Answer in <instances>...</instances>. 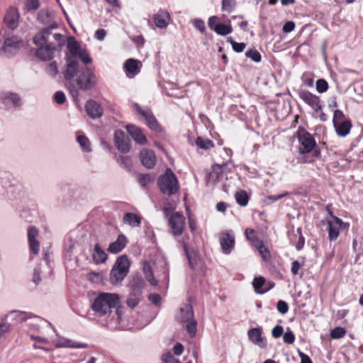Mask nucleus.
Returning a JSON list of instances; mask_svg holds the SVG:
<instances>
[{
  "mask_svg": "<svg viewBox=\"0 0 363 363\" xmlns=\"http://www.w3.org/2000/svg\"><path fill=\"white\" fill-rule=\"evenodd\" d=\"M120 304V296L116 294L100 293L94 300L91 308L94 313L100 317L109 315L112 308Z\"/></svg>",
  "mask_w": 363,
  "mask_h": 363,
  "instance_id": "1",
  "label": "nucleus"
},
{
  "mask_svg": "<svg viewBox=\"0 0 363 363\" xmlns=\"http://www.w3.org/2000/svg\"><path fill=\"white\" fill-rule=\"evenodd\" d=\"M297 138L300 144L298 151L301 155H306L312 152L311 159L304 158L303 162H313V161L320 159L321 152L320 148L317 146L316 142L313 135L305 130H301L297 133Z\"/></svg>",
  "mask_w": 363,
  "mask_h": 363,
  "instance_id": "2",
  "label": "nucleus"
},
{
  "mask_svg": "<svg viewBox=\"0 0 363 363\" xmlns=\"http://www.w3.org/2000/svg\"><path fill=\"white\" fill-rule=\"evenodd\" d=\"M157 184L161 192L169 196L176 194L179 190L178 179L170 168L159 177Z\"/></svg>",
  "mask_w": 363,
  "mask_h": 363,
  "instance_id": "3",
  "label": "nucleus"
},
{
  "mask_svg": "<svg viewBox=\"0 0 363 363\" xmlns=\"http://www.w3.org/2000/svg\"><path fill=\"white\" fill-rule=\"evenodd\" d=\"M130 262L126 255L118 257L111 270L109 281L112 284L121 283L129 272Z\"/></svg>",
  "mask_w": 363,
  "mask_h": 363,
  "instance_id": "4",
  "label": "nucleus"
},
{
  "mask_svg": "<svg viewBox=\"0 0 363 363\" xmlns=\"http://www.w3.org/2000/svg\"><path fill=\"white\" fill-rule=\"evenodd\" d=\"M133 107L140 118L151 130L156 132L162 131L161 126L149 108H142L139 104L136 103L133 104Z\"/></svg>",
  "mask_w": 363,
  "mask_h": 363,
  "instance_id": "5",
  "label": "nucleus"
},
{
  "mask_svg": "<svg viewBox=\"0 0 363 363\" xmlns=\"http://www.w3.org/2000/svg\"><path fill=\"white\" fill-rule=\"evenodd\" d=\"M333 122L337 134L340 137H345L350 131L352 124L345 118V115L340 110H335L333 114Z\"/></svg>",
  "mask_w": 363,
  "mask_h": 363,
  "instance_id": "6",
  "label": "nucleus"
},
{
  "mask_svg": "<svg viewBox=\"0 0 363 363\" xmlns=\"http://www.w3.org/2000/svg\"><path fill=\"white\" fill-rule=\"evenodd\" d=\"M58 27V24L56 22L50 23V24L42 29L40 32L36 33L33 37V43L35 45L40 47H44L50 43V36L52 35V30L56 29Z\"/></svg>",
  "mask_w": 363,
  "mask_h": 363,
  "instance_id": "7",
  "label": "nucleus"
},
{
  "mask_svg": "<svg viewBox=\"0 0 363 363\" xmlns=\"http://www.w3.org/2000/svg\"><path fill=\"white\" fill-rule=\"evenodd\" d=\"M222 252L225 255H229L235 247V235L232 230H225L220 233L219 238Z\"/></svg>",
  "mask_w": 363,
  "mask_h": 363,
  "instance_id": "8",
  "label": "nucleus"
},
{
  "mask_svg": "<svg viewBox=\"0 0 363 363\" xmlns=\"http://www.w3.org/2000/svg\"><path fill=\"white\" fill-rule=\"evenodd\" d=\"M184 220V216L179 212H176L169 216V225L173 235L179 236L182 234Z\"/></svg>",
  "mask_w": 363,
  "mask_h": 363,
  "instance_id": "9",
  "label": "nucleus"
},
{
  "mask_svg": "<svg viewBox=\"0 0 363 363\" xmlns=\"http://www.w3.org/2000/svg\"><path fill=\"white\" fill-rule=\"evenodd\" d=\"M23 47V41L16 35L5 39L1 50L5 53L13 54Z\"/></svg>",
  "mask_w": 363,
  "mask_h": 363,
  "instance_id": "10",
  "label": "nucleus"
},
{
  "mask_svg": "<svg viewBox=\"0 0 363 363\" xmlns=\"http://www.w3.org/2000/svg\"><path fill=\"white\" fill-rule=\"evenodd\" d=\"M116 148L122 153H127L130 150V141L128 135L122 130H117L114 135Z\"/></svg>",
  "mask_w": 363,
  "mask_h": 363,
  "instance_id": "11",
  "label": "nucleus"
},
{
  "mask_svg": "<svg viewBox=\"0 0 363 363\" xmlns=\"http://www.w3.org/2000/svg\"><path fill=\"white\" fill-rule=\"evenodd\" d=\"M94 76L91 71L86 68L82 74L77 77V83L79 89H89L91 88V84L94 82Z\"/></svg>",
  "mask_w": 363,
  "mask_h": 363,
  "instance_id": "12",
  "label": "nucleus"
},
{
  "mask_svg": "<svg viewBox=\"0 0 363 363\" xmlns=\"http://www.w3.org/2000/svg\"><path fill=\"white\" fill-rule=\"evenodd\" d=\"M56 50V45L50 43L44 47H40L35 51V56L43 61L50 60Z\"/></svg>",
  "mask_w": 363,
  "mask_h": 363,
  "instance_id": "13",
  "label": "nucleus"
},
{
  "mask_svg": "<svg viewBox=\"0 0 363 363\" xmlns=\"http://www.w3.org/2000/svg\"><path fill=\"white\" fill-rule=\"evenodd\" d=\"M39 230L35 226H30L28 229L29 247L34 255H38L40 250V242L36 239Z\"/></svg>",
  "mask_w": 363,
  "mask_h": 363,
  "instance_id": "14",
  "label": "nucleus"
},
{
  "mask_svg": "<svg viewBox=\"0 0 363 363\" xmlns=\"http://www.w3.org/2000/svg\"><path fill=\"white\" fill-rule=\"evenodd\" d=\"M19 13L16 8L11 7L8 9L4 21L6 26L12 30L16 28L18 26Z\"/></svg>",
  "mask_w": 363,
  "mask_h": 363,
  "instance_id": "15",
  "label": "nucleus"
},
{
  "mask_svg": "<svg viewBox=\"0 0 363 363\" xmlns=\"http://www.w3.org/2000/svg\"><path fill=\"white\" fill-rule=\"evenodd\" d=\"M225 164H215L212 167V170L208 174V182L212 184H216L223 179V178L225 176L224 169L225 168Z\"/></svg>",
  "mask_w": 363,
  "mask_h": 363,
  "instance_id": "16",
  "label": "nucleus"
},
{
  "mask_svg": "<svg viewBox=\"0 0 363 363\" xmlns=\"http://www.w3.org/2000/svg\"><path fill=\"white\" fill-rule=\"evenodd\" d=\"M299 96L315 111L321 110L322 104L319 97L313 95L312 92H299Z\"/></svg>",
  "mask_w": 363,
  "mask_h": 363,
  "instance_id": "17",
  "label": "nucleus"
},
{
  "mask_svg": "<svg viewBox=\"0 0 363 363\" xmlns=\"http://www.w3.org/2000/svg\"><path fill=\"white\" fill-rule=\"evenodd\" d=\"M248 338L255 345H258L262 348L267 346V341L264 337L262 336V329L260 328H254L248 330Z\"/></svg>",
  "mask_w": 363,
  "mask_h": 363,
  "instance_id": "18",
  "label": "nucleus"
},
{
  "mask_svg": "<svg viewBox=\"0 0 363 363\" xmlns=\"http://www.w3.org/2000/svg\"><path fill=\"white\" fill-rule=\"evenodd\" d=\"M140 160L143 166L152 169L156 164V156L152 150L144 149L140 153Z\"/></svg>",
  "mask_w": 363,
  "mask_h": 363,
  "instance_id": "19",
  "label": "nucleus"
},
{
  "mask_svg": "<svg viewBox=\"0 0 363 363\" xmlns=\"http://www.w3.org/2000/svg\"><path fill=\"white\" fill-rule=\"evenodd\" d=\"M87 115L92 119L99 118L103 115V108L99 104L94 100H89L85 105Z\"/></svg>",
  "mask_w": 363,
  "mask_h": 363,
  "instance_id": "20",
  "label": "nucleus"
},
{
  "mask_svg": "<svg viewBox=\"0 0 363 363\" xmlns=\"http://www.w3.org/2000/svg\"><path fill=\"white\" fill-rule=\"evenodd\" d=\"M126 130L131 135L133 139L140 145H144L147 142L145 135L142 130L133 124H128L125 126Z\"/></svg>",
  "mask_w": 363,
  "mask_h": 363,
  "instance_id": "21",
  "label": "nucleus"
},
{
  "mask_svg": "<svg viewBox=\"0 0 363 363\" xmlns=\"http://www.w3.org/2000/svg\"><path fill=\"white\" fill-rule=\"evenodd\" d=\"M169 20L170 15L167 11L164 10L158 11V12L155 14L153 17V21L155 26L160 28H167Z\"/></svg>",
  "mask_w": 363,
  "mask_h": 363,
  "instance_id": "22",
  "label": "nucleus"
},
{
  "mask_svg": "<svg viewBox=\"0 0 363 363\" xmlns=\"http://www.w3.org/2000/svg\"><path fill=\"white\" fill-rule=\"evenodd\" d=\"M129 285L131 289V292L142 295L146 284L141 275L135 274L130 281Z\"/></svg>",
  "mask_w": 363,
  "mask_h": 363,
  "instance_id": "23",
  "label": "nucleus"
},
{
  "mask_svg": "<svg viewBox=\"0 0 363 363\" xmlns=\"http://www.w3.org/2000/svg\"><path fill=\"white\" fill-rule=\"evenodd\" d=\"M194 312L191 305L184 304L179 309V312L177 315V318L181 322H189L194 319Z\"/></svg>",
  "mask_w": 363,
  "mask_h": 363,
  "instance_id": "24",
  "label": "nucleus"
},
{
  "mask_svg": "<svg viewBox=\"0 0 363 363\" xmlns=\"http://www.w3.org/2000/svg\"><path fill=\"white\" fill-rule=\"evenodd\" d=\"M126 237L123 235H120L115 242H111L109 245L108 247V251L113 254L118 253L124 249V247L126 245Z\"/></svg>",
  "mask_w": 363,
  "mask_h": 363,
  "instance_id": "25",
  "label": "nucleus"
},
{
  "mask_svg": "<svg viewBox=\"0 0 363 363\" xmlns=\"http://www.w3.org/2000/svg\"><path fill=\"white\" fill-rule=\"evenodd\" d=\"M67 68L64 71V76L66 79H71L76 74L78 69L77 59H67Z\"/></svg>",
  "mask_w": 363,
  "mask_h": 363,
  "instance_id": "26",
  "label": "nucleus"
},
{
  "mask_svg": "<svg viewBox=\"0 0 363 363\" xmlns=\"http://www.w3.org/2000/svg\"><path fill=\"white\" fill-rule=\"evenodd\" d=\"M92 258L94 262L96 264L104 263L108 259V255L101 247L99 243H96L94 245L92 253Z\"/></svg>",
  "mask_w": 363,
  "mask_h": 363,
  "instance_id": "27",
  "label": "nucleus"
},
{
  "mask_svg": "<svg viewBox=\"0 0 363 363\" xmlns=\"http://www.w3.org/2000/svg\"><path fill=\"white\" fill-rule=\"evenodd\" d=\"M8 315L13 316V319L16 320L18 323L26 321L28 319L32 318L33 317L42 320V319L38 316L33 315L30 313H27L21 311H10Z\"/></svg>",
  "mask_w": 363,
  "mask_h": 363,
  "instance_id": "28",
  "label": "nucleus"
},
{
  "mask_svg": "<svg viewBox=\"0 0 363 363\" xmlns=\"http://www.w3.org/2000/svg\"><path fill=\"white\" fill-rule=\"evenodd\" d=\"M266 280L263 277H255L252 281V286L257 294H263L269 291V289H265Z\"/></svg>",
  "mask_w": 363,
  "mask_h": 363,
  "instance_id": "29",
  "label": "nucleus"
},
{
  "mask_svg": "<svg viewBox=\"0 0 363 363\" xmlns=\"http://www.w3.org/2000/svg\"><path fill=\"white\" fill-rule=\"evenodd\" d=\"M139 63L140 62L137 60L132 58L128 59L124 64V69L128 74H131L134 76L140 72L138 67Z\"/></svg>",
  "mask_w": 363,
  "mask_h": 363,
  "instance_id": "30",
  "label": "nucleus"
},
{
  "mask_svg": "<svg viewBox=\"0 0 363 363\" xmlns=\"http://www.w3.org/2000/svg\"><path fill=\"white\" fill-rule=\"evenodd\" d=\"M143 273L147 281L152 286H156L158 283L157 280L154 277L153 272L150 262L145 261L143 263Z\"/></svg>",
  "mask_w": 363,
  "mask_h": 363,
  "instance_id": "31",
  "label": "nucleus"
},
{
  "mask_svg": "<svg viewBox=\"0 0 363 363\" xmlns=\"http://www.w3.org/2000/svg\"><path fill=\"white\" fill-rule=\"evenodd\" d=\"M67 49L70 56L67 59H77L78 53L82 50L80 45L74 38L68 43Z\"/></svg>",
  "mask_w": 363,
  "mask_h": 363,
  "instance_id": "32",
  "label": "nucleus"
},
{
  "mask_svg": "<svg viewBox=\"0 0 363 363\" xmlns=\"http://www.w3.org/2000/svg\"><path fill=\"white\" fill-rule=\"evenodd\" d=\"M123 222L133 227L139 226L141 223V218L133 213H126L123 216Z\"/></svg>",
  "mask_w": 363,
  "mask_h": 363,
  "instance_id": "33",
  "label": "nucleus"
},
{
  "mask_svg": "<svg viewBox=\"0 0 363 363\" xmlns=\"http://www.w3.org/2000/svg\"><path fill=\"white\" fill-rule=\"evenodd\" d=\"M327 223L328 225V238L330 241L335 240L340 235L341 228L336 226L332 220H328Z\"/></svg>",
  "mask_w": 363,
  "mask_h": 363,
  "instance_id": "34",
  "label": "nucleus"
},
{
  "mask_svg": "<svg viewBox=\"0 0 363 363\" xmlns=\"http://www.w3.org/2000/svg\"><path fill=\"white\" fill-rule=\"evenodd\" d=\"M117 162L120 166L127 171H130L133 167V161L130 156L120 155L117 157Z\"/></svg>",
  "mask_w": 363,
  "mask_h": 363,
  "instance_id": "35",
  "label": "nucleus"
},
{
  "mask_svg": "<svg viewBox=\"0 0 363 363\" xmlns=\"http://www.w3.org/2000/svg\"><path fill=\"white\" fill-rule=\"evenodd\" d=\"M195 143L199 148L203 150H209L214 146L212 140L202 137H197Z\"/></svg>",
  "mask_w": 363,
  "mask_h": 363,
  "instance_id": "36",
  "label": "nucleus"
},
{
  "mask_svg": "<svg viewBox=\"0 0 363 363\" xmlns=\"http://www.w3.org/2000/svg\"><path fill=\"white\" fill-rule=\"evenodd\" d=\"M7 96H3L5 100V103H12L14 106H19L21 105V99L18 94L16 92H9Z\"/></svg>",
  "mask_w": 363,
  "mask_h": 363,
  "instance_id": "37",
  "label": "nucleus"
},
{
  "mask_svg": "<svg viewBox=\"0 0 363 363\" xmlns=\"http://www.w3.org/2000/svg\"><path fill=\"white\" fill-rule=\"evenodd\" d=\"M214 31L220 35H226L233 32V28L230 25L223 23H218L214 28Z\"/></svg>",
  "mask_w": 363,
  "mask_h": 363,
  "instance_id": "38",
  "label": "nucleus"
},
{
  "mask_svg": "<svg viewBox=\"0 0 363 363\" xmlns=\"http://www.w3.org/2000/svg\"><path fill=\"white\" fill-rule=\"evenodd\" d=\"M183 248L185 255L188 259L189 265L191 269L195 268L196 258L195 253L194 251H189L188 245L186 243L183 244Z\"/></svg>",
  "mask_w": 363,
  "mask_h": 363,
  "instance_id": "39",
  "label": "nucleus"
},
{
  "mask_svg": "<svg viewBox=\"0 0 363 363\" xmlns=\"http://www.w3.org/2000/svg\"><path fill=\"white\" fill-rule=\"evenodd\" d=\"M235 196L236 201L239 205H240L241 206H245L247 205L249 197L245 191L241 190L236 192Z\"/></svg>",
  "mask_w": 363,
  "mask_h": 363,
  "instance_id": "40",
  "label": "nucleus"
},
{
  "mask_svg": "<svg viewBox=\"0 0 363 363\" xmlns=\"http://www.w3.org/2000/svg\"><path fill=\"white\" fill-rule=\"evenodd\" d=\"M255 247L257 249L259 254L264 260L266 261L270 258V252L262 241L258 244H255Z\"/></svg>",
  "mask_w": 363,
  "mask_h": 363,
  "instance_id": "41",
  "label": "nucleus"
},
{
  "mask_svg": "<svg viewBox=\"0 0 363 363\" xmlns=\"http://www.w3.org/2000/svg\"><path fill=\"white\" fill-rule=\"evenodd\" d=\"M77 140L84 152H91L89 140L85 135H78Z\"/></svg>",
  "mask_w": 363,
  "mask_h": 363,
  "instance_id": "42",
  "label": "nucleus"
},
{
  "mask_svg": "<svg viewBox=\"0 0 363 363\" xmlns=\"http://www.w3.org/2000/svg\"><path fill=\"white\" fill-rule=\"evenodd\" d=\"M51 13L45 9H42L38 14V20L43 24H49L50 23Z\"/></svg>",
  "mask_w": 363,
  "mask_h": 363,
  "instance_id": "43",
  "label": "nucleus"
},
{
  "mask_svg": "<svg viewBox=\"0 0 363 363\" xmlns=\"http://www.w3.org/2000/svg\"><path fill=\"white\" fill-rule=\"evenodd\" d=\"M302 83L308 88H312L314 84V74L311 72H305L301 77Z\"/></svg>",
  "mask_w": 363,
  "mask_h": 363,
  "instance_id": "44",
  "label": "nucleus"
},
{
  "mask_svg": "<svg viewBox=\"0 0 363 363\" xmlns=\"http://www.w3.org/2000/svg\"><path fill=\"white\" fill-rule=\"evenodd\" d=\"M24 7L28 12L35 11L40 7V1L39 0H26Z\"/></svg>",
  "mask_w": 363,
  "mask_h": 363,
  "instance_id": "45",
  "label": "nucleus"
},
{
  "mask_svg": "<svg viewBox=\"0 0 363 363\" xmlns=\"http://www.w3.org/2000/svg\"><path fill=\"white\" fill-rule=\"evenodd\" d=\"M245 236L246 238L250 241L252 245L255 246V244H258L261 241L259 240L258 237L257 236L255 231L253 229L251 228H247L245 230Z\"/></svg>",
  "mask_w": 363,
  "mask_h": 363,
  "instance_id": "46",
  "label": "nucleus"
},
{
  "mask_svg": "<svg viewBox=\"0 0 363 363\" xmlns=\"http://www.w3.org/2000/svg\"><path fill=\"white\" fill-rule=\"evenodd\" d=\"M141 295L140 294H135L133 292H131L130 296L128 297L127 300V304L130 308H133L135 306H138L140 301Z\"/></svg>",
  "mask_w": 363,
  "mask_h": 363,
  "instance_id": "47",
  "label": "nucleus"
},
{
  "mask_svg": "<svg viewBox=\"0 0 363 363\" xmlns=\"http://www.w3.org/2000/svg\"><path fill=\"white\" fill-rule=\"evenodd\" d=\"M245 55L246 57L250 58L252 61L255 62H259L262 60V56L260 53L257 50L255 49H250L247 50L245 52Z\"/></svg>",
  "mask_w": 363,
  "mask_h": 363,
  "instance_id": "48",
  "label": "nucleus"
},
{
  "mask_svg": "<svg viewBox=\"0 0 363 363\" xmlns=\"http://www.w3.org/2000/svg\"><path fill=\"white\" fill-rule=\"evenodd\" d=\"M227 41L231 44L232 48L235 52H242L246 46L245 43H237L232 38H228Z\"/></svg>",
  "mask_w": 363,
  "mask_h": 363,
  "instance_id": "49",
  "label": "nucleus"
},
{
  "mask_svg": "<svg viewBox=\"0 0 363 363\" xmlns=\"http://www.w3.org/2000/svg\"><path fill=\"white\" fill-rule=\"evenodd\" d=\"M236 2L235 0H222V10L232 12L235 7Z\"/></svg>",
  "mask_w": 363,
  "mask_h": 363,
  "instance_id": "50",
  "label": "nucleus"
},
{
  "mask_svg": "<svg viewBox=\"0 0 363 363\" xmlns=\"http://www.w3.org/2000/svg\"><path fill=\"white\" fill-rule=\"evenodd\" d=\"M152 180V178L149 174H141L138 177V183L143 187L147 186Z\"/></svg>",
  "mask_w": 363,
  "mask_h": 363,
  "instance_id": "51",
  "label": "nucleus"
},
{
  "mask_svg": "<svg viewBox=\"0 0 363 363\" xmlns=\"http://www.w3.org/2000/svg\"><path fill=\"white\" fill-rule=\"evenodd\" d=\"M187 323H188L186 325L187 333H189V335L191 337L195 336V335L196 333V324H197L196 321L194 319H192Z\"/></svg>",
  "mask_w": 363,
  "mask_h": 363,
  "instance_id": "52",
  "label": "nucleus"
},
{
  "mask_svg": "<svg viewBox=\"0 0 363 363\" xmlns=\"http://www.w3.org/2000/svg\"><path fill=\"white\" fill-rule=\"evenodd\" d=\"M345 330L341 327L335 328L330 333V335L334 339H339L345 335Z\"/></svg>",
  "mask_w": 363,
  "mask_h": 363,
  "instance_id": "53",
  "label": "nucleus"
},
{
  "mask_svg": "<svg viewBox=\"0 0 363 363\" xmlns=\"http://www.w3.org/2000/svg\"><path fill=\"white\" fill-rule=\"evenodd\" d=\"M62 347H72V348H86L88 347L86 343H74L70 340H67L62 345Z\"/></svg>",
  "mask_w": 363,
  "mask_h": 363,
  "instance_id": "54",
  "label": "nucleus"
},
{
  "mask_svg": "<svg viewBox=\"0 0 363 363\" xmlns=\"http://www.w3.org/2000/svg\"><path fill=\"white\" fill-rule=\"evenodd\" d=\"M79 58L82 62L84 64H89L91 62V58L90 57L86 50L83 49L79 53L77 58Z\"/></svg>",
  "mask_w": 363,
  "mask_h": 363,
  "instance_id": "55",
  "label": "nucleus"
},
{
  "mask_svg": "<svg viewBox=\"0 0 363 363\" xmlns=\"http://www.w3.org/2000/svg\"><path fill=\"white\" fill-rule=\"evenodd\" d=\"M283 340L284 343L293 344L295 341V335L293 332L288 328L287 331L284 334Z\"/></svg>",
  "mask_w": 363,
  "mask_h": 363,
  "instance_id": "56",
  "label": "nucleus"
},
{
  "mask_svg": "<svg viewBox=\"0 0 363 363\" xmlns=\"http://www.w3.org/2000/svg\"><path fill=\"white\" fill-rule=\"evenodd\" d=\"M194 27L199 30L201 33H203L206 30V26L204 21L200 18H195L191 21Z\"/></svg>",
  "mask_w": 363,
  "mask_h": 363,
  "instance_id": "57",
  "label": "nucleus"
},
{
  "mask_svg": "<svg viewBox=\"0 0 363 363\" xmlns=\"http://www.w3.org/2000/svg\"><path fill=\"white\" fill-rule=\"evenodd\" d=\"M162 359L164 363H180V362L175 358L170 352L164 354Z\"/></svg>",
  "mask_w": 363,
  "mask_h": 363,
  "instance_id": "58",
  "label": "nucleus"
},
{
  "mask_svg": "<svg viewBox=\"0 0 363 363\" xmlns=\"http://www.w3.org/2000/svg\"><path fill=\"white\" fill-rule=\"evenodd\" d=\"M277 308L280 313L285 314L289 311V306L286 301L279 300L277 303Z\"/></svg>",
  "mask_w": 363,
  "mask_h": 363,
  "instance_id": "59",
  "label": "nucleus"
},
{
  "mask_svg": "<svg viewBox=\"0 0 363 363\" xmlns=\"http://www.w3.org/2000/svg\"><path fill=\"white\" fill-rule=\"evenodd\" d=\"M316 91H327L328 89V84L324 79H319L315 83Z\"/></svg>",
  "mask_w": 363,
  "mask_h": 363,
  "instance_id": "60",
  "label": "nucleus"
},
{
  "mask_svg": "<svg viewBox=\"0 0 363 363\" xmlns=\"http://www.w3.org/2000/svg\"><path fill=\"white\" fill-rule=\"evenodd\" d=\"M288 194H289V193L286 191L281 194L269 196L266 199V202H267V203H272L276 202L278 200L284 198V196H287Z\"/></svg>",
  "mask_w": 363,
  "mask_h": 363,
  "instance_id": "61",
  "label": "nucleus"
},
{
  "mask_svg": "<svg viewBox=\"0 0 363 363\" xmlns=\"http://www.w3.org/2000/svg\"><path fill=\"white\" fill-rule=\"evenodd\" d=\"M52 35V38L55 40L56 42V46H62L65 44V39L64 36L60 33H54Z\"/></svg>",
  "mask_w": 363,
  "mask_h": 363,
  "instance_id": "62",
  "label": "nucleus"
},
{
  "mask_svg": "<svg viewBox=\"0 0 363 363\" xmlns=\"http://www.w3.org/2000/svg\"><path fill=\"white\" fill-rule=\"evenodd\" d=\"M148 299L155 306H158L161 301V296L157 294H151L148 296Z\"/></svg>",
  "mask_w": 363,
  "mask_h": 363,
  "instance_id": "63",
  "label": "nucleus"
},
{
  "mask_svg": "<svg viewBox=\"0 0 363 363\" xmlns=\"http://www.w3.org/2000/svg\"><path fill=\"white\" fill-rule=\"evenodd\" d=\"M53 99L58 104H62L66 100L64 92H55Z\"/></svg>",
  "mask_w": 363,
  "mask_h": 363,
  "instance_id": "64",
  "label": "nucleus"
}]
</instances>
